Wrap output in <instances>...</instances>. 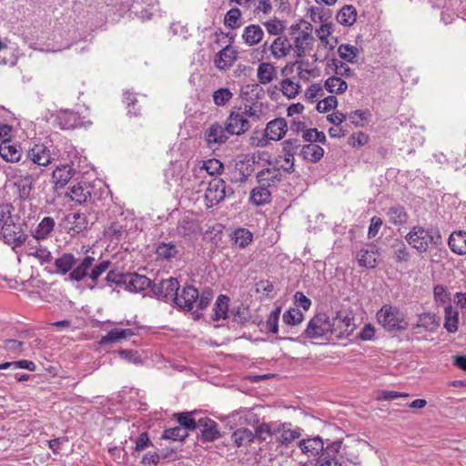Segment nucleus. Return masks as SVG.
Returning <instances> with one entry per match:
<instances>
[{"instance_id":"1","label":"nucleus","mask_w":466,"mask_h":466,"mask_svg":"<svg viewBox=\"0 0 466 466\" xmlns=\"http://www.w3.org/2000/svg\"><path fill=\"white\" fill-rule=\"evenodd\" d=\"M95 258L91 256H86L81 259L76 268L69 274V278L75 281H81L88 277L94 285H96L98 278L109 268V261L105 260L93 266Z\"/></svg>"},{"instance_id":"2","label":"nucleus","mask_w":466,"mask_h":466,"mask_svg":"<svg viewBox=\"0 0 466 466\" xmlns=\"http://www.w3.org/2000/svg\"><path fill=\"white\" fill-rule=\"evenodd\" d=\"M378 323L388 331H400L408 328L406 315L398 307L385 304L377 312Z\"/></svg>"},{"instance_id":"3","label":"nucleus","mask_w":466,"mask_h":466,"mask_svg":"<svg viewBox=\"0 0 466 466\" xmlns=\"http://www.w3.org/2000/svg\"><path fill=\"white\" fill-rule=\"evenodd\" d=\"M441 236L437 231L422 227H413L406 235L407 242L419 252H426L431 245H437Z\"/></svg>"},{"instance_id":"4","label":"nucleus","mask_w":466,"mask_h":466,"mask_svg":"<svg viewBox=\"0 0 466 466\" xmlns=\"http://www.w3.org/2000/svg\"><path fill=\"white\" fill-rule=\"evenodd\" d=\"M140 221L131 213H122L116 221L106 229V234L116 239L133 235L138 229Z\"/></svg>"},{"instance_id":"5","label":"nucleus","mask_w":466,"mask_h":466,"mask_svg":"<svg viewBox=\"0 0 466 466\" xmlns=\"http://www.w3.org/2000/svg\"><path fill=\"white\" fill-rule=\"evenodd\" d=\"M329 325L332 339L348 337L355 329L353 319L346 310H339L332 318H329Z\"/></svg>"},{"instance_id":"6","label":"nucleus","mask_w":466,"mask_h":466,"mask_svg":"<svg viewBox=\"0 0 466 466\" xmlns=\"http://www.w3.org/2000/svg\"><path fill=\"white\" fill-rule=\"evenodd\" d=\"M24 245L25 255L39 264H49L53 260L51 251L46 246L41 243V240L32 238L29 240L26 239Z\"/></svg>"},{"instance_id":"7","label":"nucleus","mask_w":466,"mask_h":466,"mask_svg":"<svg viewBox=\"0 0 466 466\" xmlns=\"http://www.w3.org/2000/svg\"><path fill=\"white\" fill-rule=\"evenodd\" d=\"M308 338H321L330 335L329 317L325 313L317 314L308 324L305 330Z\"/></svg>"},{"instance_id":"8","label":"nucleus","mask_w":466,"mask_h":466,"mask_svg":"<svg viewBox=\"0 0 466 466\" xmlns=\"http://www.w3.org/2000/svg\"><path fill=\"white\" fill-rule=\"evenodd\" d=\"M258 416L249 409H241L228 416V424L231 429L245 428V426H256L258 424Z\"/></svg>"},{"instance_id":"9","label":"nucleus","mask_w":466,"mask_h":466,"mask_svg":"<svg viewBox=\"0 0 466 466\" xmlns=\"http://www.w3.org/2000/svg\"><path fill=\"white\" fill-rule=\"evenodd\" d=\"M0 235L3 240L10 245L13 249L24 245L27 239V236L24 233L21 227L15 224L13 220L0 230Z\"/></svg>"},{"instance_id":"10","label":"nucleus","mask_w":466,"mask_h":466,"mask_svg":"<svg viewBox=\"0 0 466 466\" xmlns=\"http://www.w3.org/2000/svg\"><path fill=\"white\" fill-rule=\"evenodd\" d=\"M178 281L174 278H169L161 280L159 283L155 284L152 288L154 295L158 299L165 301L174 302L177 292L178 291Z\"/></svg>"},{"instance_id":"11","label":"nucleus","mask_w":466,"mask_h":466,"mask_svg":"<svg viewBox=\"0 0 466 466\" xmlns=\"http://www.w3.org/2000/svg\"><path fill=\"white\" fill-rule=\"evenodd\" d=\"M227 196V186L222 179H213L208 183L205 192V200L208 208L221 202Z\"/></svg>"},{"instance_id":"12","label":"nucleus","mask_w":466,"mask_h":466,"mask_svg":"<svg viewBox=\"0 0 466 466\" xmlns=\"http://www.w3.org/2000/svg\"><path fill=\"white\" fill-rule=\"evenodd\" d=\"M198 299V289L192 286H187L183 288L179 294L177 292L174 302L179 309L191 310L194 309Z\"/></svg>"},{"instance_id":"13","label":"nucleus","mask_w":466,"mask_h":466,"mask_svg":"<svg viewBox=\"0 0 466 466\" xmlns=\"http://www.w3.org/2000/svg\"><path fill=\"white\" fill-rule=\"evenodd\" d=\"M273 435L279 442L288 445L299 439L301 433L299 428L284 423L273 429Z\"/></svg>"},{"instance_id":"14","label":"nucleus","mask_w":466,"mask_h":466,"mask_svg":"<svg viewBox=\"0 0 466 466\" xmlns=\"http://www.w3.org/2000/svg\"><path fill=\"white\" fill-rule=\"evenodd\" d=\"M379 249L375 245H367L358 251L356 258L360 267L373 268L377 265Z\"/></svg>"},{"instance_id":"15","label":"nucleus","mask_w":466,"mask_h":466,"mask_svg":"<svg viewBox=\"0 0 466 466\" xmlns=\"http://www.w3.org/2000/svg\"><path fill=\"white\" fill-rule=\"evenodd\" d=\"M238 53L231 46H227L219 51L214 59L215 66L218 69L226 71L231 67L237 60Z\"/></svg>"},{"instance_id":"16","label":"nucleus","mask_w":466,"mask_h":466,"mask_svg":"<svg viewBox=\"0 0 466 466\" xmlns=\"http://www.w3.org/2000/svg\"><path fill=\"white\" fill-rule=\"evenodd\" d=\"M27 157L38 166H48L53 157L50 150L45 145L36 144L27 152Z\"/></svg>"},{"instance_id":"17","label":"nucleus","mask_w":466,"mask_h":466,"mask_svg":"<svg viewBox=\"0 0 466 466\" xmlns=\"http://www.w3.org/2000/svg\"><path fill=\"white\" fill-rule=\"evenodd\" d=\"M76 170L69 164H61L56 166L52 173V182L56 187H65L75 175Z\"/></svg>"},{"instance_id":"18","label":"nucleus","mask_w":466,"mask_h":466,"mask_svg":"<svg viewBox=\"0 0 466 466\" xmlns=\"http://www.w3.org/2000/svg\"><path fill=\"white\" fill-rule=\"evenodd\" d=\"M287 130L285 118H273L265 128V137L269 140L279 141L285 136Z\"/></svg>"},{"instance_id":"19","label":"nucleus","mask_w":466,"mask_h":466,"mask_svg":"<svg viewBox=\"0 0 466 466\" xmlns=\"http://www.w3.org/2000/svg\"><path fill=\"white\" fill-rule=\"evenodd\" d=\"M439 327L436 316L431 313H422L418 316L416 324L413 326L415 334H422L424 332H434Z\"/></svg>"},{"instance_id":"20","label":"nucleus","mask_w":466,"mask_h":466,"mask_svg":"<svg viewBox=\"0 0 466 466\" xmlns=\"http://www.w3.org/2000/svg\"><path fill=\"white\" fill-rule=\"evenodd\" d=\"M258 182L261 186L271 187L281 179V172L276 165L269 164V167L258 172Z\"/></svg>"},{"instance_id":"21","label":"nucleus","mask_w":466,"mask_h":466,"mask_svg":"<svg viewBox=\"0 0 466 466\" xmlns=\"http://www.w3.org/2000/svg\"><path fill=\"white\" fill-rule=\"evenodd\" d=\"M291 49L292 46L286 36H277L268 46L270 54L278 60L286 57Z\"/></svg>"},{"instance_id":"22","label":"nucleus","mask_w":466,"mask_h":466,"mask_svg":"<svg viewBox=\"0 0 466 466\" xmlns=\"http://www.w3.org/2000/svg\"><path fill=\"white\" fill-rule=\"evenodd\" d=\"M228 138L226 128L218 124L212 125L205 133V139L210 147L226 142Z\"/></svg>"},{"instance_id":"23","label":"nucleus","mask_w":466,"mask_h":466,"mask_svg":"<svg viewBox=\"0 0 466 466\" xmlns=\"http://www.w3.org/2000/svg\"><path fill=\"white\" fill-rule=\"evenodd\" d=\"M127 289L132 292H140L150 286V279L137 273L127 275L124 279Z\"/></svg>"},{"instance_id":"24","label":"nucleus","mask_w":466,"mask_h":466,"mask_svg":"<svg viewBox=\"0 0 466 466\" xmlns=\"http://www.w3.org/2000/svg\"><path fill=\"white\" fill-rule=\"evenodd\" d=\"M0 156L6 162H18L21 159V147L11 141H2L0 144Z\"/></svg>"},{"instance_id":"25","label":"nucleus","mask_w":466,"mask_h":466,"mask_svg":"<svg viewBox=\"0 0 466 466\" xmlns=\"http://www.w3.org/2000/svg\"><path fill=\"white\" fill-rule=\"evenodd\" d=\"M198 429L201 431L203 439L208 441L220 436L218 424L209 418H200L198 420Z\"/></svg>"},{"instance_id":"26","label":"nucleus","mask_w":466,"mask_h":466,"mask_svg":"<svg viewBox=\"0 0 466 466\" xmlns=\"http://www.w3.org/2000/svg\"><path fill=\"white\" fill-rule=\"evenodd\" d=\"M56 227V221L51 217H45L32 231L33 238L44 240L48 238Z\"/></svg>"},{"instance_id":"27","label":"nucleus","mask_w":466,"mask_h":466,"mask_svg":"<svg viewBox=\"0 0 466 466\" xmlns=\"http://www.w3.org/2000/svg\"><path fill=\"white\" fill-rule=\"evenodd\" d=\"M67 196L79 204L86 202L91 197V187L86 182H79L72 186Z\"/></svg>"},{"instance_id":"28","label":"nucleus","mask_w":466,"mask_h":466,"mask_svg":"<svg viewBox=\"0 0 466 466\" xmlns=\"http://www.w3.org/2000/svg\"><path fill=\"white\" fill-rule=\"evenodd\" d=\"M306 31L299 33L294 39V50L298 57H303L306 54L307 48L311 45L312 35L310 33L311 25L306 27Z\"/></svg>"},{"instance_id":"29","label":"nucleus","mask_w":466,"mask_h":466,"mask_svg":"<svg viewBox=\"0 0 466 466\" xmlns=\"http://www.w3.org/2000/svg\"><path fill=\"white\" fill-rule=\"evenodd\" d=\"M301 451L308 457H315L319 455L324 449V444L319 437L302 440L299 442Z\"/></svg>"},{"instance_id":"30","label":"nucleus","mask_w":466,"mask_h":466,"mask_svg":"<svg viewBox=\"0 0 466 466\" xmlns=\"http://www.w3.org/2000/svg\"><path fill=\"white\" fill-rule=\"evenodd\" d=\"M230 239L234 247L245 248L253 241V234L247 228H238L232 232Z\"/></svg>"},{"instance_id":"31","label":"nucleus","mask_w":466,"mask_h":466,"mask_svg":"<svg viewBox=\"0 0 466 466\" xmlns=\"http://www.w3.org/2000/svg\"><path fill=\"white\" fill-rule=\"evenodd\" d=\"M264 36V32L258 25H249L246 26L242 33V38L245 44L252 46L258 44Z\"/></svg>"},{"instance_id":"32","label":"nucleus","mask_w":466,"mask_h":466,"mask_svg":"<svg viewBox=\"0 0 466 466\" xmlns=\"http://www.w3.org/2000/svg\"><path fill=\"white\" fill-rule=\"evenodd\" d=\"M277 76L276 67L268 63L262 62L258 65L257 69V77L261 85L269 84Z\"/></svg>"},{"instance_id":"33","label":"nucleus","mask_w":466,"mask_h":466,"mask_svg":"<svg viewBox=\"0 0 466 466\" xmlns=\"http://www.w3.org/2000/svg\"><path fill=\"white\" fill-rule=\"evenodd\" d=\"M254 439V432L248 428H238L231 435V441L238 447H247Z\"/></svg>"},{"instance_id":"34","label":"nucleus","mask_w":466,"mask_h":466,"mask_svg":"<svg viewBox=\"0 0 466 466\" xmlns=\"http://www.w3.org/2000/svg\"><path fill=\"white\" fill-rule=\"evenodd\" d=\"M448 244L454 253L466 254V233L463 231L453 232L449 238Z\"/></svg>"},{"instance_id":"35","label":"nucleus","mask_w":466,"mask_h":466,"mask_svg":"<svg viewBox=\"0 0 466 466\" xmlns=\"http://www.w3.org/2000/svg\"><path fill=\"white\" fill-rule=\"evenodd\" d=\"M300 155L305 160L316 163L323 157L324 149L315 143H309L302 147Z\"/></svg>"},{"instance_id":"36","label":"nucleus","mask_w":466,"mask_h":466,"mask_svg":"<svg viewBox=\"0 0 466 466\" xmlns=\"http://www.w3.org/2000/svg\"><path fill=\"white\" fill-rule=\"evenodd\" d=\"M131 329H113L106 335L101 338V344H109L127 339L134 335Z\"/></svg>"},{"instance_id":"37","label":"nucleus","mask_w":466,"mask_h":466,"mask_svg":"<svg viewBox=\"0 0 466 466\" xmlns=\"http://www.w3.org/2000/svg\"><path fill=\"white\" fill-rule=\"evenodd\" d=\"M357 19V10L353 5H344L337 14V21L339 24L350 26Z\"/></svg>"},{"instance_id":"38","label":"nucleus","mask_w":466,"mask_h":466,"mask_svg":"<svg viewBox=\"0 0 466 466\" xmlns=\"http://www.w3.org/2000/svg\"><path fill=\"white\" fill-rule=\"evenodd\" d=\"M228 301L229 299L227 296L220 295L218 297L213 309V320H224L228 318Z\"/></svg>"},{"instance_id":"39","label":"nucleus","mask_w":466,"mask_h":466,"mask_svg":"<svg viewBox=\"0 0 466 466\" xmlns=\"http://www.w3.org/2000/svg\"><path fill=\"white\" fill-rule=\"evenodd\" d=\"M444 328L450 333H455L458 330L459 312L451 305L445 308Z\"/></svg>"},{"instance_id":"40","label":"nucleus","mask_w":466,"mask_h":466,"mask_svg":"<svg viewBox=\"0 0 466 466\" xmlns=\"http://www.w3.org/2000/svg\"><path fill=\"white\" fill-rule=\"evenodd\" d=\"M9 354L15 356H27L28 347L25 342L16 339H5L1 346Z\"/></svg>"},{"instance_id":"41","label":"nucleus","mask_w":466,"mask_h":466,"mask_svg":"<svg viewBox=\"0 0 466 466\" xmlns=\"http://www.w3.org/2000/svg\"><path fill=\"white\" fill-rule=\"evenodd\" d=\"M248 118H228L225 128L228 135H240L248 130Z\"/></svg>"},{"instance_id":"42","label":"nucleus","mask_w":466,"mask_h":466,"mask_svg":"<svg viewBox=\"0 0 466 466\" xmlns=\"http://www.w3.org/2000/svg\"><path fill=\"white\" fill-rule=\"evenodd\" d=\"M76 264V259L72 254H63L60 258L55 260V266L57 272L66 274L70 271Z\"/></svg>"},{"instance_id":"43","label":"nucleus","mask_w":466,"mask_h":466,"mask_svg":"<svg viewBox=\"0 0 466 466\" xmlns=\"http://www.w3.org/2000/svg\"><path fill=\"white\" fill-rule=\"evenodd\" d=\"M268 187V186L259 185V187L254 188L250 194L251 202L257 206L269 202L271 194Z\"/></svg>"},{"instance_id":"44","label":"nucleus","mask_w":466,"mask_h":466,"mask_svg":"<svg viewBox=\"0 0 466 466\" xmlns=\"http://www.w3.org/2000/svg\"><path fill=\"white\" fill-rule=\"evenodd\" d=\"M359 53L360 51L358 47L349 44H342L338 47V54L339 57L349 63L357 62Z\"/></svg>"},{"instance_id":"45","label":"nucleus","mask_w":466,"mask_h":466,"mask_svg":"<svg viewBox=\"0 0 466 466\" xmlns=\"http://www.w3.org/2000/svg\"><path fill=\"white\" fill-rule=\"evenodd\" d=\"M156 252L158 258L170 259L177 257V255L179 253V249L177 245L171 242H163L157 246Z\"/></svg>"},{"instance_id":"46","label":"nucleus","mask_w":466,"mask_h":466,"mask_svg":"<svg viewBox=\"0 0 466 466\" xmlns=\"http://www.w3.org/2000/svg\"><path fill=\"white\" fill-rule=\"evenodd\" d=\"M326 89L330 93H343L347 90L348 85L338 76H330L325 82Z\"/></svg>"},{"instance_id":"47","label":"nucleus","mask_w":466,"mask_h":466,"mask_svg":"<svg viewBox=\"0 0 466 466\" xmlns=\"http://www.w3.org/2000/svg\"><path fill=\"white\" fill-rule=\"evenodd\" d=\"M388 218L392 224L401 225L406 223L408 216L403 208L393 207L389 209Z\"/></svg>"},{"instance_id":"48","label":"nucleus","mask_w":466,"mask_h":466,"mask_svg":"<svg viewBox=\"0 0 466 466\" xmlns=\"http://www.w3.org/2000/svg\"><path fill=\"white\" fill-rule=\"evenodd\" d=\"M303 320V313L300 309L292 308L285 311L283 314V321L291 326H296Z\"/></svg>"},{"instance_id":"49","label":"nucleus","mask_w":466,"mask_h":466,"mask_svg":"<svg viewBox=\"0 0 466 466\" xmlns=\"http://www.w3.org/2000/svg\"><path fill=\"white\" fill-rule=\"evenodd\" d=\"M300 86L298 81H293L292 79H284L281 82V90L284 96L289 98L295 97L299 91Z\"/></svg>"},{"instance_id":"50","label":"nucleus","mask_w":466,"mask_h":466,"mask_svg":"<svg viewBox=\"0 0 466 466\" xmlns=\"http://www.w3.org/2000/svg\"><path fill=\"white\" fill-rule=\"evenodd\" d=\"M263 25L267 32L272 35L281 36L280 35L283 33L285 29L283 22L277 18L269 19L268 21H266Z\"/></svg>"},{"instance_id":"51","label":"nucleus","mask_w":466,"mask_h":466,"mask_svg":"<svg viewBox=\"0 0 466 466\" xmlns=\"http://www.w3.org/2000/svg\"><path fill=\"white\" fill-rule=\"evenodd\" d=\"M187 436V431L182 427H174L167 429L163 433V438L172 441H182Z\"/></svg>"},{"instance_id":"52","label":"nucleus","mask_w":466,"mask_h":466,"mask_svg":"<svg viewBox=\"0 0 466 466\" xmlns=\"http://www.w3.org/2000/svg\"><path fill=\"white\" fill-rule=\"evenodd\" d=\"M347 118H328V120L330 121V123L333 125L329 129V133L330 137H341L345 135L346 130L344 129L342 124L343 120H346Z\"/></svg>"},{"instance_id":"53","label":"nucleus","mask_w":466,"mask_h":466,"mask_svg":"<svg viewBox=\"0 0 466 466\" xmlns=\"http://www.w3.org/2000/svg\"><path fill=\"white\" fill-rule=\"evenodd\" d=\"M275 165L279 168V170L282 169L285 172L290 173L294 170V156L289 157L282 154L276 159Z\"/></svg>"},{"instance_id":"54","label":"nucleus","mask_w":466,"mask_h":466,"mask_svg":"<svg viewBox=\"0 0 466 466\" xmlns=\"http://www.w3.org/2000/svg\"><path fill=\"white\" fill-rule=\"evenodd\" d=\"M203 168L211 176L218 175L223 169V164L218 159L212 158L203 163Z\"/></svg>"},{"instance_id":"55","label":"nucleus","mask_w":466,"mask_h":466,"mask_svg":"<svg viewBox=\"0 0 466 466\" xmlns=\"http://www.w3.org/2000/svg\"><path fill=\"white\" fill-rule=\"evenodd\" d=\"M232 93L228 88H220L214 92L213 100L218 106H224L232 98Z\"/></svg>"},{"instance_id":"56","label":"nucleus","mask_w":466,"mask_h":466,"mask_svg":"<svg viewBox=\"0 0 466 466\" xmlns=\"http://www.w3.org/2000/svg\"><path fill=\"white\" fill-rule=\"evenodd\" d=\"M241 15L240 10L238 8L230 9L225 15V25L230 28L238 26V21Z\"/></svg>"},{"instance_id":"57","label":"nucleus","mask_w":466,"mask_h":466,"mask_svg":"<svg viewBox=\"0 0 466 466\" xmlns=\"http://www.w3.org/2000/svg\"><path fill=\"white\" fill-rule=\"evenodd\" d=\"M118 355L127 361L133 364H141L142 359L138 351L133 350H120Z\"/></svg>"},{"instance_id":"58","label":"nucleus","mask_w":466,"mask_h":466,"mask_svg":"<svg viewBox=\"0 0 466 466\" xmlns=\"http://www.w3.org/2000/svg\"><path fill=\"white\" fill-rule=\"evenodd\" d=\"M177 230L180 235L190 237L197 232L198 226L194 221H187L186 219H183L180 222Z\"/></svg>"},{"instance_id":"59","label":"nucleus","mask_w":466,"mask_h":466,"mask_svg":"<svg viewBox=\"0 0 466 466\" xmlns=\"http://www.w3.org/2000/svg\"><path fill=\"white\" fill-rule=\"evenodd\" d=\"M337 105V98L334 96H329L328 97L319 101L317 105V110L319 113L329 112L330 109L335 108Z\"/></svg>"},{"instance_id":"60","label":"nucleus","mask_w":466,"mask_h":466,"mask_svg":"<svg viewBox=\"0 0 466 466\" xmlns=\"http://www.w3.org/2000/svg\"><path fill=\"white\" fill-rule=\"evenodd\" d=\"M280 313L279 309H276L274 311H272L267 319L266 326L268 331L276 334L279 331V316Z\"/></svg>"},{"instance_id":"61","label":"nucleus","mask_w":466,"mask_h":466,"mask_svg":"<svg viewBox=\"0 0 466 466\" xmlns=\"http://www.w3.org/2000/svg\"><path fill=\"white\" fill-rule=\"evenodd\" d=\"M178 422L186 431L198 428V421L193 418V413L181 414L178 417Z\"/></svg>"},{"instance_id":"62","label":"nucleus","mask_w":466,"mask_h":466,"mask_svg":"<svg viewBox=\"0 0 466 466\" xmlns=\"http://www.w3.org/2000/svg\"><path fill=\"white\" fill-rule=\"evenodd\" d=\"M303 138L310 143L325 141V135L319 132L316 128L308 129L303 132Z\"/></svg>"},{"instance_id":"63","label":"nucleus","mask_w":466,"mask_h":466,"mask_svg":"<svg viewBox=\"0 0 466 466\" xmlns=\"http://www.w3.org/2000/svg\"><path fill=\"white\" fill-rule=\"evenodd\" d=\"M319 466H354L351 461L344 459L342 456H335L334 458L326 460L319 463Z\"/></svg>"},{"instance_id":"64","label":"nucleus","mask_w":466,"mask_h":466,"mask_svg":"<svg viewBox=\"0 0 466 466\" xmlns=\"http://www.w3.org/2000/svg\"><path fill=\"white\" fill-rule=\"evenodd\" d=\"M433 294L437 303L445 304L450 300L447 289L441 285H438L434 288Z\"/></svg>"}]
</instances>
